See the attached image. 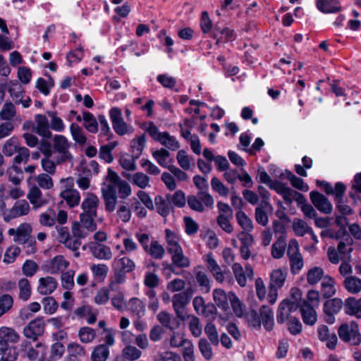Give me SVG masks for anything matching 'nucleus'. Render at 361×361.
<instances>
[{
    "instance_id": "1",
    "label": "nucleus",
    "mask_w": 361,
    "mask_h": 361,
    "mask_svg": "<svg viewBox=\"0 0 361 361\" xmlns=\"http://www.w3.org/2000/svg\"><path fill=\"white\" fill-rule=\"evenodd\" d=\"M299 309L302 322L308 326H313L317 321V314L315 308L319 305L320 297L317 290H310L305 298H301V292L295 288V302Z\"/></svg>"
},
{
    "instance_id": "2",
    "label": "nucleus",
    "mask_w": 361,
    "mask_h": 361,
    "mask_svg": "<svg viewBox=\"0 0 361 361\" xmlns=\"http://www.w3.org/2000/svg\"><path fill=\"white\" fill-rule=\"evenodd\" d=\"M70 147L71 143L64 135L56 134L52 137L53 159L57 164L73 160Z\"/></svg>"
},
{
    "instance_id": "3",
    "label": "nucleus",
    "mask_w": 361,
    "mask_h": 361,
    "mask_svg": "<svg viewBox=\"0 0 361 361\" xmlns=\"http://www.w3.org/2000/svg\"><path fill=\"white\" fill-rule=\"evenodd\" d=\"M247 319L252 326L260 328L262 324L267 331H271L274 325L273 310L267 305H262L259 312L251 310L247 314Z\"/></svg>"
},
{
    "instance_id": "4",
    "label": "nucleus",
    "mask_w": 361,
    "mask_h": 361,
    "mask_svg": "<svg viewBox=\"0 0 361 361\" xmlns=\"http://www.w3.org/2000/svg\"><path fill=\"white\" fill-rule=\"evenodd\" d=\"M145 130L154 140L164 146L166 149L176 151L180 147V145L176 137L171 135L166 131L160 132L158 127L152 121L146 124Z\"/></svg>"
},
{
    "instance_id": "5",
    "label": "nucleus",
    "mask_w": 361,
    "mask_h": 361,
    "mask_svg": "<svg viewBox=\"0 0 361 361\" xmlns=\"http://www.w3.org/2000/svg\"><path fill=\"white\" fill-rule=\"evenodd\" d=\"M0 211L3 212L4 220L8 222L11 219L27 214L30 204L25 200H20L16 201L11 209L6 210V203L0 199Z\"/></svg>"
},
{
    "instance_id": "6",
    "label": "nucleus",
    "mask_w": 361,
    "mask_h": 361,
    "mask_svg": "<svg viewBox=\"0 0 361 361\" xmlns=\"http://www.w3.org/2000/svg\"><path fill=\"white\" fill-rule=\"evenodd\" d=\"M340 338L353 345H358L361 343V334L357 322L352 321L350 324H343L338 329Z\"/></svg>"
},
{
    "instance_id": "7",
    "label": "nucleus",
    "mask_w": 361,
    "mask_h": 361,
    "mask_svg": "<svg viewBox=\"0 0 361 361\" xmlns=\"http://www.w3.org/2000/svg\"><path fill=\"white\" fill-rule=\"evenodd\" d=\"M293 302L290 299L282 300L277 310L276 321L279 324L287 322L288 329L291 334H293Z\"/></svg>"
},
{
    "instance_id": "8",
    "label": "nucleus",
    "mask_w": 361,
    "mask_h": 361,
    "mask_svg": "<svg viewBox=\"0 0 361 361\" xmlns=\"http://www.w3.org/2000/svg\"><path fill=\"white\" fill-rule=\"evenodd\" d=\"M286 278V274L281 269H275L271 273L267 295L268 301L271 304L276 302L278 297V290L283 286Z\"/></svg>"
},
{
    "instance_id": "9",
    "label": "nucleus",
    "mask_w": 361,
    "mask_h": 361,
    "mask_svg": "<svg viewBox=\"0 0 361 361\" xmlns=\"http://www.w3.org/2000/svg\"><path fill=\"white\" fill-rule=\"evenodd\" d=\"M171 255V263L167 264L166 269L176 275L181 274V270L190 265V259L183 253L182 248L169 253Z\"/></svg>"
},
{
    "instance_id": "10",
    "label": "nucleus",
    "mask_w": 361,
    "mask_h": 361,
    "mask_svg": "<svg viewBox=\"0 0 361 361\" xmlns=\"http://www.w3.org/2000/svg\"><path fill=\"white\" fill-rule=\"evenodd\" d=\"M45 322L42 317H37L30 321L23 329L25 337L36 341L39 337L44 334Z\"/></svg>"
},
{
    "instance_id": "11",
    "label": "nucleus",
    "mask_w": 361,
    "mask_h": 361,
    "mask_svg": "<svg viewBox=\"0 0 361 361\" xmlns=\"http://www.w3.org/2000/svg\"><path fill=\"white\" fill-rule=\"evenodd\" d=\"M109 116L115 132L119 135L127 134L128 128L123 119L121 109L117 107L112 108L109 111Z\"/></svg>"
},
{
    "instance_id": "12",
    "label": "nucleus",
    "mask_w": 361,
    "mask_h": 361,
    "mask_svg": "<svg viewBox=\"0 0 361 361\" xmlns=\"http://www.w3.org/2000/svg\"><path fill=\"white\" fill-rule=\"evenodd\" d=\"M310 196L312 203L319 211L326 214L331 213L333 207L326 196L316 191H312Z\"/></svg>"
},
{
    "instance_id": "13",
    "label": "nucleus",
    "mask_w": 361,
    "mask_h": 361,
    "mask_svg": "<svg viewBox=\"0 0 361 361\" xmlns=\"http://www.w3.org/2000/svg\"><path fill=\"white\" fill-rule=\"evenodd\" d=\"M190 302L187 297L181 293L175 294L172 298L173 308L178 318L181 321L186 320V306Z\"/></svg>"
},
{
    "instance_id": "14",
    "label": "nucleus",
    "mask_w": 361,
    "mask_h": 361,
    "mask_svg": "<svg viewBox=\"0 0 361 361\" xmlns=\"http://www.w3.org/2000/svg\"><path fill=\"white\" fill-rule=\"evenodd\" d=\"M31 233V226L27 223L20 224L16 229L11 228L8 231V234L11 236H13V241L17 243H20L32 238Z\"/></svg>"
},
{
    "instance_id": "15",
    "label": "nucleus",
    "mask_w": 361,
    "mask_h": 361,
    "mask_svg": "<svg viewBox=\"0 0 361 361\" xmlns=\"http://www.w3.org/2000/svg\"><path fill=\"white\" fill-rule=\"evenodd\" d=\"M88 248L92 256L98 259L110 260L112 258L111 248L104 244L90 242L88 243Z\"/></svg>"
},
{
    "instance_id": "16",
    "label": "nucleus",
    "mask_w": 361,
    "mask_h": 361,
    "mask_svg": "<svg viewBox=\"0 0 361 361\" xmlns=\"http://www.w3.org/2000/svg\"><path fill=\"white\" fill-rule=\"evenodd\" d=\"M36 123L35 133L45 139L52 137V133L50 130L49 122L47 116L43 114H36L35 116Z\"/></svg>"
},
{
    "instance_id": "17",
    "label": "nucleus",
    "mask_w": 361,
    "mask_h": 361,
    "mask_svg": "<svg viewBox=\"0 0 361 361\" xmlns=\"http://www.w3.org/2000/svg\"><path fill=\"white\" fill-rule=\"evenodd\" d=\"M27 198L32 205L34 209H37L47 205L49 200L42 195L40 189L37 186H32L30 188Z\"/></svg>"
},
{
    "instance_id": "18",
    "label": "nucleus",
    "mask_w": 361,
    "mask_h": 361,
    "mask_svg": "<svg viewBox=\"0 0 361 361\" xmlns=\"http://www.w3.org/2000/svg\"><path fill=\"white\" fill-rule=\"evenodd\" d=\"M20 334L11 327L3 326L0 327V342L8 348L10 344H16L19 342Z\"/></svg>"
},
{
    "instance_id": "19",
    "label": "nucleus",
    "mask_w": 361,
    "mask_h": 361,
    "mask_svg": "<svg viewBox=\"0 0 361 361\" xmlns=\"http://www.w3.org/2000/svg\"><path fill=\"white\" fill-rule=\"evenodd\" d=\"M69 265V262L62 255H57L45 264L46 270L50 274H55L63 271Z\"/></svg>"
},
{
    "instance_id": "20",
    "label": "nucleus",
    "mask_w": 361,
    "mask_h": 361,
    "mask_svg": "<svg viewBox=\"0 0 361 361\" xmlns=\"http://www.w3.org/2000/svg\"><path fill=\"white\" fill-rule=\"evenodd\" d=\"M316 183L319 186H322L327 195H334L335 200L337 198L341 199V196H343L346 190L345 185L340 182L336 183L334 188L329 183L324 180H317Z\"/></svg>"
},
{
    "instance_id": "21",
    "label": "nucleus",
    "mask_w": 361,
    "mask_h": 361,
    "mask_svg": "<svg viewBox=\"0 0 361 361\" xmlns=\"http://www.w3.org/2000/svg\"><path fill=\"white\" fill-rule=\"evenodd\" d=\"M353 240L349 234H343L341 240L338 242L337 250L341 259H350L353 251Z\"/></svg>"
},
{
    "instance_id": "22",
    "label": "nucleus",
    "mask_w": 361,
    "mask_h": 361,
    "mask_svg": "<svg viewBox=\"0 0 361 361\" xmlns=\"http://www.w3.org/2000/svg\"><path fill=\"white\" fill-rule=\"evenodd\" d=\"M318 338L322 341L326 342V346L329 349H334L336 346L338 338L335 334H330L329 329L326 325H320L317 329Z\"/></svg>"
},
{
    "instance_id": "23",
    "label": "nucleus",
    "mask_w": 361,
    "mask_h": 361,
    "mask_svg": "<svg viewBox=\"0 0 361 361\" xmlns=\"http://www.w3.org/2000/svg\"><path fill=\"white\" fill-rule=\"evenodd\" d=\"M57 285V281L54 277H42L39 280L37 291L41 295H49L56 290Z\"/></svg>"
},
{
    "instance_id": "24",
    "label": "nucleus",
    "mask_w": 361,
    "mask_h": 361,
    "mask_svg": "<svg viewBox=\"0 0 361 361\" xmlns=\"http://www.w3.org/2000/svg\"><path fill=\"white\" fill-rule=\"evenodd\" d=\"M230 292L226 293L223 289L217 288L213 291V299L216 305L224 311L229 309Z\"/></svg>"
},
{
    "instance_id": "25",
    "label": "nucleus",
    "mask_w": 361,
    "mask_h": 361,
    "mask_svg": "<svg viewBox=\"0 0 361 361\" xmlns=\"http://www.w3.org/2000/svg\"><path fill=\"white\" fill-rule=\"evenodd\" d=\"M99 204V200L93 193H87L81 204L83 212L92 215H97V209Z\"/></svg>"
},
{
    "instance_id": "26",
    "label": "nucleus",
    "mask_w": 361,
    "mask_h": 361,
    "mask_svg": "<svg viewBox=\"0 0 361 361\" xmlns=\"http://www.w3.org/2000/svg\"><path fill=\"white\" fill-rule=\"evenodd\" d=\"M152 157L162 167L168 169L173 166V159L170 158L169 152L165 148L155 150L152 152Z\"/></svg>"
},
{
    "instance_id": "27",
    "label": "nucleus",
    "mask_w": 361,
    "mask_h": 361,
    "mask_svg": "<svg viewBox=\"0 0 361 361\" xmlns=\"http://www.w3.org/2000/svg\"><path fill=\"white\" fill-rule=\"evenodd\" d=\"M336 281L333 277L329 275L324 276L321 281V292L324 298H329L335 295L336 292Z\"/></svg>"
},
{
    "instance_id": "28",
    "label": "nucleus",
    "mask_w": 361,
    "mask_h": 361,
    "mask_svg": "<svg viewBox=\"0 0 361 361\" xmlns=\"http://www.w3.org/2000/svg\"><path fill=\"white\" fill-rule=\"evenodd\" d=\"M154 204L157 212L161 216L166 217L172 211V205L166 197L164 198L161 195H157L154 197Z\"/></svg>"
},
{
    "instance_id": "29",
    "label": "nucleus",
    "mask_w": 361,
    "mask_h": 361,
    "mask_svg": "<svg viewBox=\"0 0 361 361\" xmlns=\"http://www.w3.org/2000/svg\"><path fill=\"white\" fill-rule=\"evenodd\" d=\"M345 309L347 314L361 319V298L359 300L353 297L347 298L345 301Z\"/></svg>"
},
{
    "instance_id": "30",
    "label": "nucleus",
    "mask_w": 361,
    "mask_h": 361,
    "mask_svg": "<svg viewBox=\"0 0 361 361\" xmlns=\"http://www.w3.org/2000/svg\"><path fill=\"white\" fill-rule=\"evenodd\" d=\"M127 307L133 315L138 318L142 317L145 314V305L138 298H130L128 302Z\"/></svg>"
},
{
    "instance_id": "31",
    "label": "nucleus",
    "mask_w": 361,
    "mask_h": 361,
    "mask_svg": "<svg viewBox=\"0 0 361 361\" xmlns=\"http://www.w3.org/2000/svg\"><path fill=\"white\" fill-rule=\"evenodd\" d=\"M317 8L322 13H336L341 10V6L336 0H318Z\"/></svg>"
},
{
    "instance_id": "32",
    "label": "nucleus",
    "mask_w": 361,
    "mask_h": 361,
    "mask_svg": "<svg viewBox=\"0 0 361 361\" xmlns=\"http://www.w3.org/2000/svg\"><path fill=\"white\" fill-rule=\"evenodd\" d=\"M207 263L208 269L216 281L222 283L224 280V273L211 254H209L207 257Z\"/></svg>"
},
{
    "instance_id": "33",
    "label": "nucleus",
    "mask_w": 361,
    "mask_h": 361,
    "mask_svg": "<svg viewBox=\"0 0 361 361\" xmlns=\"http://www.w3.org/2000/svg\"><path fill=\"white\" fill-rule=\"evenodd\" d=\"M165 239L166 242V250L168 253L176 251L182 248L179 243L180 239L178 235L170 229L165 230Z\"/></svg>"
},
{
    "instance_id": "34",
    "label": "nucleus",
    "mask_w": 361,
    "mask_h": 361,
    "mask_svg": "<svg viewBox=\"0 0 361 361\" xmlns=\"http://www.w3.org/2000/svg\"><path fill=\"white\" fill-rule=\"evenodd\" d=\"M17 155L13 159V165L12 166V169L16 173H22V170L20 167L17 166L18 164L24 163L25 164L30 157V150L25 147H18L16 151Z\"/></svg>"
},
{
    "instance_id": "35",
    "label": "nucleus",
    "mask_w": 361,
    "mask_h": 361,
    "mask_svg": "<svg viewBox=\"0 0 361 361\" xmlns=\"http://www.w3.org/2000/svg\"><path fill=\"white\" fill-rule=\"evenodd\" d=\"M343 285L346 290L351 294H357L361 291V279L357 276H346Z\"/></svg>"
},
{
    "instance_id": "36",
    "label": "nucleus",
    "mask_w": 361,
    "mask_h": 361,
    "mask_svg": "<svg viewBox=\"0 0 361 361\" xmlns=\"http://www.w3.org/2000/svg\"><path fill=\"white\" fill-rule=\"evenodd\" d=\"M60 196L66 200L70 207H74L80 203V193L75 189H66L60 193Z\"/></svg>"
},
{
    "instance_id": "37",
    "label": "nucleus",
    "mask_w": 361,
    "mask_h": 361,
    "mask_svg": "<svg viewBox=\"0 0 361 361\" xmlns=\"http://www.w3.org/2000/svg\"><path fill=\"white\" fill-rule=\"evenodd\" d=\"M109 348L104 344H99L94 347L90 360L91 361H106L109 356Z\"/></svg>"
},
{
    "instance_id": "38",
    "label": "nucleus",
    "mask_w": 361,
    "mask_h": 361,
    "mask_svg": "<svg viewBox=\"0 0 361 361\" xmlns=\"http://www.w3.org/2000/svg\"><path fill=\"white\" fill-rule=\"evenodd\" d=\"M157 319L164 327L174 330L179 326V322L176 319H171V316L166 311L160 312L157 315Z\"/></svg>"
},
{
    "instance_id": "39",
    "label": "nucleus",
    "mask_w": 361,
    "mask_h": 361,
    "mask_svg": "<svg viewBox=\"0 0 361 361\" xmlns=\"http://www.w3.org/2000/svg\"><path fill=\"white\" fill-rule=\"evenodd\" d=\"M113 266L115 269H120V271L123 273L132 271L135 267L134 262L126 257L115 259Z\"/></svg>"
},
{
    "instance_id": "40",
    "label": "nucleus",
    "mask_w": 361,
    "mask_h": 361,
    "mask_svg": "<svg viewBox=\"0 0 361 361\" xmlns=\"http://www.w3.org/2000/svg\"><path fill=\"white\" fill-rule=\"evenodd\" d=\"M47 116L50 118L49 128L56 132H63L65 130V124L63 120L58 116V113L54 111H48Z\"/></svg>"
},
{
    "instance_id": "41",
    "label": "nucleus",
    "mask_w": 361,
    "mask_h": 361,
    "mask_svg": "<svg viewBox=\"0 0 361 361\" xmlns=\"http://www.w3.org/2000/svg\"><path fill=\"white\" fill-rule=\"evenodd\" d=\"M82 118L84 121V127L90 133H96L98 131V122L94 115L89 111L82 113Z\"/></svg>"
},
{
    "instance_id": "42",
    "label": "nucleus",
    "mask_w": 361,
    "mask_h": 361,
    "mask_svg": "<svg viewBox=\"0 0 361 361\" xmlns=\"http://www.w3.org/2000/svg\"><path fill=\"white\" fill-rule=\"evenodd\" d=\"M146 145V138L145 134L133 139L131 141V149L133 155L135 159H138L142 153Z\"/></svg>"
},
{
    "instance_id": "43",
    "label": "nucleus",
    "mask_w": 361,
    "mask_h": 361,
    "mask_svg": "<svg viewBox=\"0 0 361 361\" xmlns=\"http://www.w3.org/2000/svg\"><path fill=\"white\" fill-rule=\"evenodd\" d=\"M195 280L202 292L208 293L211 290V281L207 274L203 271H195Z\"/></svg>"
},
{
    "instance_id": "44",
    "label": "nucleus",
    "mask_w": 361,
    "mask_h": 361,
    "mask_svg": "<svg viewBox=\"0 0 361 361\" xmlns=\"http://www.w3.org/2000/svg\"><path fill=\"white\" fill-rule=\"evenodd\" d=\"M324 275V271L322 268L319 267H314L310 269L307 274V281L310 285H315L319 281H322Z\"/></svg>"
},
{
    "instance_id": "45",
    "label": "nucleus",
    "mask_w": 361,
    "mask_h": 361,
    "mask_svg": "<svg viewBox=\"0 0 361 361\" xmlns=\"http://www.w3.org/2000/svg\"><path fill=\"white\" fill-rule=\"evenodd\" d=\"M122 356L127 360L135 361L142 356V351L135 346L128 344L122 350Z\"/></svg>"
},
{
    "instance_id": "46",
    "label": "nucleus",
    "mask_w": 361,
    "mask_h": 361,
    "mask_svg": "<svg viewBox=\"0 0 361 361\" xmlns=\"http://www.w3.org/2000/svg\"><path fill=\"white\" fill-rule=\"evenodd\" d=\"M286 247V240L283 237H278L277 240L271 246V256L274 259L281 258L285 252Z\"/></svg>"
},
{
    "instance_id": "47",
    "label": "nucleus",
    "mask_w": 361,
    "mask_h": 361,
    "mask_svg": "<svg viewBox=\"0 0 361 361\" xmlns=\"http://www.w3.org/2000/svg\"><path fill=\"white\" fill-rule=\"evenodd\" d=\"M145 252L153 258L157 259H162L165 254L164 247L157 240H152Z\"/></svg>"
},
{
    "instance_id": "48",
    "label": "nucleus",
    "mask_w": 361,
    "mask_h": 361,
    "mask_svg": "<svg viewBox=\"0 0 361 361\" xmlns=\"http://www.w3.org/2000/svg\"><path fill=\"white\" fill-rule=\"evenodd\" d=\"M166 197L171 202V205H173L178 208H182L185 205L186 198L185 193L178 190L176 191L173 194H167Z\"/></svg>"
},
{
    "instance_id": "49",
    "label": "nucleus",
    "mask_w": 361,
    "mask_h": 361,
    "mask_svg": "<svg viewBox=\"0 0 361 361\" xmlns=\"http://www.w3.org/2000/svg\"><path fill=\"white\" fill-rule=\"evenodd\" d=\"M343 305V301L340 298H335L326 300L324 304V313L336 314L341 310Z\"/></svg>"
},
{
    "instance_id": "50",
    "label": "nucleus",
    "mask_w": 361,
    "mask_h": 361,
    "mask_svg": "<svg viewBox=\"0 0 361 361\" xmlns=\"http://www.w3.org/2000/svg\"><path fill=\"white\" fill-rule=\"evenodd\" d=\"M71 134L73 139L79 145L86 142L87 138L82 128L77 123H73L70 126Z\"/></svg>"
},
{
    "instance_id": "51",
    "label": "nucleus",
    "mask_w": 361,
    "mask_h": 361,
    "mask_svg": "<svg viewBox=\"0 0 361 361\" xmlns=\"http://www.w3.org/2000/svg\"><path fill=\"white\" fill-rule=\"evenodd\" d=\"M236 220L238 224L241 226V228L246 231H251L253 229V224L252 221L250 218L247 216V215L243 211L239 210L237 212L236 214Z\"/></svg>"
},
{
    "instance_id": "52",
    "label": "nucleus",
    "mask_w": 361,
    "mask_h": 361,
    "mask_svg": "<svg viewBox=\"0 0 361 361\" xmlns=\"http://www.w3.org/2000/svg\"><path fill=\"white\" fill-rule=\"evenodd\" d=\"M189 319V329L195 337H199L202 332V326L198 317L192 314H187L186 320Z\"/></svg>"
},
{
    "instance_id": "53",
    "label": "nucleus",
    "mask_w": 361,
    "mask_h": 361,
    "mask_svg": "<svg viewBox=\"0 0 361 361\" xmlns=\"http://www.w3.org/2000/svg\"><path fill=\"white\" fill-rule=\"evenodd\" d=\"M96 216L97 215H92L85 212H82L80 215V224L88 232H92L97 228V224L94 219Z\"/></svg>"
},
{
    "instance_id": "54",
    "label": "nucleus",
    "mask_w": 361,
    "mask_h": 361,
    "mask_svg": "<svg viewBox=\"0 0 361 361\" xmlns=\"http://www.w3.org/2000/svg\"><path fill=\"white\" fill-rule=\"evenodd\" d=\"M78 337L83 343H91L96 337L95 331L89 326L81 327L78 331Z\"/></svg>"
},
{
    "instance_id": "55",
    "label": "nucleus",
    "mask_w": 361,
    "mask_h": 361,
    "mask_svg": "<svg viewBox=\"0 0 361 361\" xmlns=\"http://www.w3.org/2000/svg\"><path fill=\"white\" fill-rule=\"evenodd\" d=\"M68 355L76 357H84L86 355L85 348L76 342H71L67 345Z\"/></svg>"
},
{
    "instance_id": "56",
    "label": "nucleus",
    "mask_w": 361,
    "mask_h": 361,
    "mask_svg": "<svg viewBox=\"0 0 361 361\" xmlns=\"http://www.w3.org/2000/svg\"><path fill=\"white\" fill-rule=\"evenodd\" d=\"M19 288V298L20 299L26 301L31 295V286L29 281L27 279H21L18 281Z\"/></svg>"
},
{
    "instance_id": "57",
    "label": "nucleus",
    "mask_w": 361,
    "mask_h": 361,
    "mask_svg": "<svg viewBox=\"0 0 361 361\" xmlns=\"http://www.w3.org/2000/svg\"><path fill=\"white\" fill-rule=\"evenodd\" d=\"M39 221L42 226L51 227L56 222V214L53 209H47L39 216Z\"/></svg>"
},
{
    "instance_id": "58",
    "label": "nucleus",
    "mask_w": 361,
    "mask_h": 361,
    "mask_svg": "<svg viewBox=\"0 0 361 361\" xmlns=\"http://www.w3.org/2000/svg\"><path fill=\"white\" fill-rule=\"evenodd\" d=\"M131 182L140 188L145 189L149 186V177L142 172H137L133 175Z\"/></svg>"
},
{
    "instance_id": "59",
    "label": "nucleus",
    "mask_w": 361,
    "mask_h": 361,
    "mask_svg": "<svg viewBox=\"0 0 361 361\" xmlns=\"http://www.w3.org/2000/svg\"><path fill=\"white\" fill-rule=\"evenodd\" d=\"M16 112L14 104L11 102H6L0 111V118L2 120L10 121L15 116Z\"/></svg>"
},
{
    "instance_id": "60",
    "label": "nucleus",
    "mask_w": 361,
    "mask_h": 361,
    "mask_svg": "<svg viewBox=\"0 0 361 361\" xmlns=\"http://www.w3.org/2000/svg\"><path fill=\"white\" fill-rule=\"evenodd\" d=\"M65 353V346L61 342H54L50 348L49 357L54 361L61 359Z\"/></svg>"
},
{
    "instance_id": "61",
    "label": "nucleus",
    "mask_w": 361,
    "mask_h": 361,
    "mask_svg": "<svg viewBox=\"0 0 361 361\" xmlns=\"http://www.w3.org/2000/svg\"><path fill=\"white\" fill-rule=\"evenodd\" d=\"M204 332L209 340L214 345H218L219 343V335L215 325L211 322L207 324Z\"/></svg>"
},
{
    "instance_id": "62",
    "label": "nucleus",
    "mask_w": 361,
    "mask_h": 361,
    "mask_svg": "<svg viewBox=\"0 0 361 361\" xmlns=\"http://www.w3.org/2000/svg\"><path fill=\"white\" fill-rule=\"evenodd\" d=\"M117 215L123 222L127 223L130 221L131 218V211L127 202H121L117 209Z\"/></svg>"
},
{
    "instance_id": "63",
    "label": "nucleus",
    "mask_w": 361,
    "mask_h": 361,
    "mask_svg": "<svg viewBox=\"0 0 361 361\" xmlns=\"http://www.w3.org/2000/svg\"><path fill=\"white\" fill-rule=\"evenodd\" d=\"M154 361H181V357L171 351L158 353L153 357Z\"/></svg>"
},
{
    "instance_id": "64",
    "label": "nucleus",
    "mask_w": 361,
    "mask_h": 361,
    "mask_svg": "<svg viewBox=\"0 0 361 361\" xmlns=\"http://www.w3.org/2000/svg\"><path fill=\"white\" fill-rule=\"evenodd\" d=\"M135 157L127 154L123 155L120 157L119 163L121 166L128 171H135L136 169Z\"/></svg>"
}]
</instances>
